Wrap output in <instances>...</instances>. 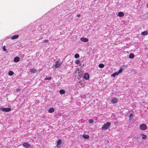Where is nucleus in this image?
Here are the masks:
<instances>
[{"label": "nucleus", "instance_id": "obj_22", "mask_svg": "<svg viewBox=\"0 0 148 148\" xmlns=\"http://www.w3.org/2000/svg\"><path fill=\"white\" fill-rule=\"evenodd\" d=\"M8 75L10 76H12L14 74V72L12 71H10L8 72Z\"/></svg>", "mask_w": 148, "mask_h": 148}, {"label": "nucleus", "instance_id": "obj_3", "mask_svg": "<svg viewBox=\"0 0 148 148\" xmlns=\"http://www.w3.org/2000/svg\"><path fill=\"white\" fill-rule=\"evenodd\" d=\"M0 110L3 112H8L11 110L10 108H4L3 107H1Z\"/></svg>", "mask_w": 148, "mask_h": 148}, {"label": "nucleus", "instance_id": "obj_2", "mask_svg": "<svg viewBox=\"0 0 148 148\" xmlns=\"http://www.w3.org/2000/svg\"><path fill=\"white\" fill-rule=\"evenodd\" d=\"M140 129L142 130H145L147 129V126L145 124H142L139 126Z\"/></svg>", "mask_w": 148, "mask_h": 148}, {"label": "nucleus", "instance_id": "obj_19", "mask_svg": "<svg viewBox=\"0 0 148 148\" xmlns=\"http://www.w3.org/2000/svg\"><path fill=\"white\" fill-rule=\"evenodd\" d=\"M119 74L117 72L112 74L111 75V76L113 77H114L116 75H118Z\"/></svg>", "mask_w": 148, "mask_h": 148}, {"label": "nucleus", "instance_id": "obj_23", "mask_svg": "<svg viewBox=\"0 0 148 148\" xmlns=\"http://www.w3.org/2000/svg\"><path fill=\"white\" fill-rule=\"evenodd\" d=\"M80 61L79 60H77L75 61V64H80Z\"/></svg>", "mask_w": 148, "mask_h": 148}, {"label": "nucleus", "instance_id": "obj_25", "mask_svg": "<svg viewBox=\"0 0 148 148\" xmlns=\"http://www.w3.org/2000/svg\"><path fill=\"white\" fill-rule=\"evenodd\" d=\"M123 69H120L117 72L119 74H120V73H121L123 71Z\"/></svg>", "mask_w": 148, "mask_h": 148}, {"label": "nucleus", "instance_id": "obj_27", "mask_svg": "<svg viewBox=\"0 0 148 148\" xmlns=\"http://www.w3.org/2000/svg\"><path fill=\"white\" fill-rule=\"evenodd\" d=\"M51 79V77H49L45 78V80H50Z\"/></svg>", "mask_w": 148, "mask_h": 148}, {"label": "nucleus", "instance_id": "obj_12", "mask_svg": "<svg viewBox=\"0 0 148 148\" xmlns=\"http://www.w3.org/2000/svg\"><path fill=\"white\" fill-rule=\"evenodd\" d=\"M54 111V109L53 108H51L49 109L48 110V112L49 113H52Z\"/></svg>", "mask_w": 148, "mask_h": 148}, {"label": "nucleus", "instance_id": "obj_6", "mask_svg": "<svg viewBox=\"0 0 148 148\" xmlns=\"http://www.w3.org/2000/svg\"><path fill=\"white\" fill-rule=\"evenodd\" d=\"M118 101V99L117 98H114L112 99L111 102L112 103H117Z\"/></svg>", "mask_w": 148, "mask_h": 148}, {"label": "nucleus", "instance_id": "obj_29", "mask_svg": "<svg viewBox=\"0 0 148 148\" xmlns=\"http://www.w3.org/2000/svg\"><path fill=\"white\" fill-rule=\"evenodd\" d=\"M15 90L16 92H19L21 91L20 89L19 88H16L15 89Z\"/></svg>", "mask_w": 148, "mask_h": 148}, {"label": "nucleus", "instance_id": "obj_26", "mask_svg": "<svg viewBox=\"0 0 148 148\" xmlns=\"http://www.w3.org/2000/svg\"><path fill=\"white\" fill-rule=\"evenodd\" d=\"M79 55L77 53L76 54L74 55V57L75 58H78L79 57Z\"/></svg>", "mask_w": 148, "mask_h": 148}, {"label": "nucleus", "instance_id": "obj_14", "mask_svg": "<svg viewBox=\"0 0 148 148\" xmlns=\"http://www.w3.org/2000/svg\"><path fill=\"white\" fill-rule=\"evenodd\" d=\"M19 37V35H18L16 34L15 35L13 36H12L11 38V39H15L18 38Z\"/></svg>", "mask_w": 148, "mask_h": 148}, {"label": "nucleus", "instance_id": "obj_18", "mask_svg": "<svg viewBox=\"0 0 148 148\" xmlns=\"http://www.w3.org/2000/svg\"><path fill=\"white\" fill-rule=\"evenodd\" d=\"M59 92L61 94H64L65 93V91L63 89H61L59 91Z\"/></svg>", "mask_w": 148, "mask_h": 148}, {"label": "nucleus", "instance_id": "obj_11", "mask_svg": "<svg viewBox=\"0 0 148 148\" xmlns=\"http://www.w3.org/2000/svg\"><path fill=\"white\" fill-rule=\"evenodd\" d=\"M20 60L19 58L18 57H15L14 59V62H18Z\"/></svg>", "mask_w": 148, "mask_h": 148}, {"label": "nucleus", "instance_id": "obj_24", "mask_svg": "<svg viewBox=\"0 0 148 148\" xmlns=\"http://www.w3.org/2000/svg\"><path fill=\"white\" fill-rule=\"evenodd\" d=\"M88 122L89 123L91 124L94 121L92 119H90L89 120Z\"/></svg>", "mask_w": 148, "mask_h": 148}, {"label": "nucleus", "instance_id": "obj_9", "mask_svg": "<svg viewBox=\"0 0 148 148\" xmlns=\"http://www.w3.org/2000/svg\"><path fill=\"white\" fill-rule=\"evenodd\" d=\"M84 78L86 79H88L89 78V75L87 73H85L84 75Z\"/></svg>", "mask_w": 148, "mask_h": 148}, {"label": "nucleus", "instance_id": "obj_28", "mask_svg": "<svg viewBox=\"0 0 148 148\" xmlns=\"http://www.w3.org/2000/svg\"><path fill=\"white\" fill-rule=\"evenodd\" d=\"M133 114H130V115H129V117H130V120H131V119H132V117L133 116Z\"/></svg>", "mask_w": 148, "mask_h": 148}, {"label": "nucleus", "instance_id": "obj_31", "mask_svg": "<svg viewBox=\"0 0 148 148\" xmlns=\"http://www.w3.org/2000/svg\"><path fill=\"white\" fill-rule=\"evenodd\" d=\"M48 40H45L43 41V42L47 43L48 42Z\"/></svg>", "mask_w": 148, "mask_h": 148}, {"label": "nucleus", "instance_id": "obj_8", "mask_svg": "<svg viewBox=\"0 0 148 148\" xmlns=\"http://www.w3.org/2000/svg\"><path fill=\"white\" fill-rule=\"evenodd\" d=\"M61 144V140L60 139L58 140L57 142V144L56 146L58 148H59L60 147V145Z\"/></svg>", "mask_w": 148, "mask_h": 148}, {"label": "nucleus", "instance_id": "obj_13", "mask_svg": "<svg viewBox=\"0 0 148 148\" xmlns=\"http://www.w3.org/2000/svg\"><path fill=\"white\" fill-rule=\"evenodd\" d=\"M148 34V32L146 31H145L142 32L141 33V35L142 36L146 35Z\"/></svg>", "mask_w": 148, "mask_h": 148}, {"label": "nucleus", "instance_id": "obj_20", "mask_svg": "<svg viewBox=\"0 0 148 148\" xmlns=\"http://www.w3.org/2000/svg\"><path fill=\"white\" fill-rule=\"evenodd\" d=\"M134 57V55L133 53H130L129 55V58H133Z\"/></svg>", "mask_w": 148, "mask_h": 148}, {"label": "nucleus", "instance_id": "obj_15", "mask_svg": "<svg viewBox=\"0 0 148 148\" xmlns=\"http://www.w3.org/2000/svg\"><path fill=\"white\" fill-rule=\"evenodd\" d=\"M30 72L33 73H34L36 71V69L35 68L31 69H30Z\"/></svg>", "mask_w": 148, "mask_h": 148}, {"label": "nucleus", "instance_id": "obj_17", "mask_svg": "<svg viewBox=\"0 0 148 148\" xmlns=\"http://www.w3.org/2000/svg\"><path fill=\"white\" fill-rule=\"evenodd\" d=\"M140 135H141L142 136V138L143 139H146V138H147V136L146 135H145L143 134H140Z\"/></svg>", "mask_w": 148, "mask_h": 148}, {"label": "nucleus", "instance_id": "obj_10", "mask_svg": "<svg viewBox=\"0 0 148 148\" xmlns=\"http://www.w3.org/2000/svg\"><path fill=\"white\" fill-rule=\"evenodd\" d=\"M124 13L123 12H118V15L119 16L121 17H122L123 16H124Z\"/></svg>", "mask_w": 148, "mask_h": 148}, {"label": "nucleus", "instance_id": "obj_21", "mask_svg": "<svg viewBox=\"0 0 148 148\" xmlns=\"http://www.w3.org/2000/svg\"><path fill=\"white\" fill-rule=\"evenodd\" d=\"M104 66V65L103 64H100L99 65V67L101 68H102Z\"/></svg>", "mask_w": 148, "mask_h": 148}, {"label": "nucleus", "instance_id": "obj_33", "mask_svg": "<svg viewBox=\"0 0 148 148\" xmlns=\"http://www.w3.org/2000/svg\"><path fill=\"white\" fill-rule=\"evenodd\" d=\"M147 7L148 8V3L147 5Z\"/></svg>", "mask_w": 148, "mask_h": 148}, {"label": "nucleus", "instance_id": "obj_32", "mask_svg": "<svg viewBox=\"0 0 148 148\" xmlns=\"http://www.w3.org/2000/svg\"><path fill=\"white\" fill-rule=\"evenodd\" d=\"M77 16L78 17H79L80 16V14H78L77 15Z\"/></svg>", "mask_w": 148, "mask_h": 148}, {"label": "nucleus", "instance_id": "obj_16", "mask_svg": "<svg viewBox=\"0 0 148 148\" xmlns=\"http://www.w3.org/2000/svg\"><path fill=\"white\" fill-rule=\"evenodd\" d=\"M82 136L85 139H88L89 137V135L86 134H83L82 135Z\"/></svg>", "mask_w": 148, "mask_h": 148}, {"label": "nucleus", "instance_id": "obj_4", "mask_svg": "<svg viewBox=\"0 0 148 148\" xmlns=\"http://www.w3.org/2000/svg\"><path fill=\"white\" fill-rule=\"evenodd\" d=\"M62 64V62L57 61L55 62V68H58L60 67Z\"/></svg>", "mask_w": 148, "mask_h": 148}, {"label": "nucleus", "instance_id": "obj_7", "mask_svg": "<svg viewBox=\"0 0 148 148\" xmlns=\"http://www.w3.org/2000/svg\"><path fill=\"white\" fill-rule=\"evenodd\" d=\"M80 40L81 41L84 42H86L88 41V38L84 37H82L81 38Z\"/></svg>", "mask_w": 148, "mask_h": 148}, {"label": "nucleus", "instance_id": "obj_30", "mask_svg": "<svg viewBox=\"0 0 148 148\" xmlns=\"http://www.w3.org/2000/svg\"><path fill=\"white\" fill-rule=\"evenodd\" d=\"M3 49L4 51H6V49H5V47L4 46L3 47Z\"/></svg>", "mask_w": 148, "mask_h": 148}, {"label": "nucleus", "instance_id": "obj_1", "mask_svg": "<svg viewBox=\"0 0 148 148\" xmlns=\"http://www.w3.org/2000/svg\"><path fill=\"white\" fill-rule=\"evenodd\" d=\"M110 124H111L110 122H108L103 125V127H102V129L103 130H106L109 127Z\"/></svg>", "mask_w": 148, "mask_h": 148}, {"label": "nucleus", "instance_id": "obj_34", "mask_svg": "<svg viewBox=\"0 0 148 148\" xmlns=\"http://www.w3.org/2000/svg\"><path fill=\"white\" fill-rule=\"evenodd\" d=\"M147 109L148 110V107H147Z\"/></svg>", "mask_w": 148, "mask_h": 148}, {"label": "nucleus", "instance_id": "obj_5", "mask_svg": "<svg viewBox=\"0 0 148 148\" xmlns=\"http://www.w3.org/2000/svg\"><path fill=\"white\" fill-rule=\"evenodd\" d=\"M23 146L25 148H30V146L28 143H25L23 144Z\"/></svg>", "mask_w": 148, "mask_h": 148}]
</instances>
